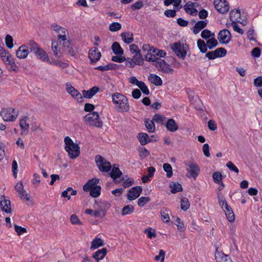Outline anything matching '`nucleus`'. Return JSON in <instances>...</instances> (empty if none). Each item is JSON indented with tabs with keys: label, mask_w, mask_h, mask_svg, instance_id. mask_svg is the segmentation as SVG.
<instances>
[{
	"label": "nucleus",
	"mask_w": 262,
	"mask_h": 262,
	"mask_svg": "<svg viewBox=\"0 0 262 262\" xmlns=\"http://www.w3.org/2000/svg\"><path fill=\"white\" fill-rule=\"evenodd\" d=\"M112 101L116 108L119 112H128L129 105L127 98L119 93H115L112 95Z\"/></svg>",
	"instance_id": "nucleus-1"
},
{
	"label": "nucleus",
	"mask_w": 262,
	"mask_h": 262,
	"mask_svg": "<svg viewBox=\"0 0 262 262\" xmlns=\"http://www.w3.org/2000/svg\"><path fill=\"white\" fill-rule=\"evenodd\" d=\"M66 146L65 150L68 152L71 159L76 158L80 154V147L73 142L72 139L68 136L66 137L64 140Z\"/></svg>",
	"instance_id": "nucleus-2"
},
{
	"label": "nucleus",
	"mask_w": 262,
	"mask_h": 262,
	"mask_svg": "<svg viewBox=\"0 0 262 262\" xmlns=\"http://www.w3.org/2000/svg\"><path fill=\"white\" fill-rule=\"evenodd\" d=\"M87 124L101 128L102 126V121L99 118L98 112H93L87 114L84 118Z\"/></svg>",
	"instance_id": "nucleus-3"
},
{
	"label": "nucleus",
	"mask_w": 262,
	"mask_h": 262,
	"mask_svg": "<svg viewBox=\"0 0 262 262\" xmlns=\"http://www.w3.org/2000/svg\"><path fill=\"white\" fill-rule=\"evenodd\" d=\"M171 49L179 57L184 59L188 50V46L186 43L178 41L171 46Z\"/></svg>",
	"instance_id": "nucleus-4"
},
{
	"label": "nucleus",
	"mask_w": 262,
	"mask_h": 262,
	"mask_svg": "<svg viewBox=\"0 0 262 262\" xmlns=\"http://www.w3.org/2000/svg\"><path fill=\"white\" fill-rule=\"evenodd\" d=\"M1 116L5 121H13L18 116V112L14 108H3Z\"/></svg>",
	"instance_id": "nucleus-5"
},
{
	"label": "nucleus",
	"mask_w": 262,
	"mask_h": 262,
	"mask_svg": "<svg viewBox=\"0 0 262 262\" xmlns=\"http://www.w3.org/2000/svg\"><path fill=\"white\" fill-rule=\"evenodd\" d=\"M99 169L102 172H108L110 171L112 166L110 162L107 161L100 155H97L95 158Z\"/></svg>",
	"instance_id": "nucleus-6"
},
{
	"label": "nucleus",
	"mask_w": 262,
	"mask_h": 262,
	"mask_svg": "<svg viewBox=\"0 0 262 262\" xmlns=\"http://www.w3.org/2000/svg\"><path fill=\"white\" fill-rule=\"evenodd\" d=\"M185 164L187 166L186 170L189 174V176L187 174L186 176L188 178L192 177L194 180H195L200 172V168L199 166L196 164L191 162H185Z\"/></svg>",
	"instance_id": "nucleus-7"
},
{
	"label": "nucleus",
	"mask_w": 262,
	"mask_h": 262,
	"mask_svg": "<svg viewBox=\"0 0 262 262\" xmlns=\"http://www.w3.org/2000/svg\"><path fill=\"white\" fill-rule=\"evenodd\" d=\"M52 29L57 34L58 41L60 44H61L62 40L68 38V32L67 30L56 24H53L51 25Z\"/></svg>",
	"instance_id": "nucleus-8"
},
{
	"label": "nucleus",
	"mask_w": 262,
	"mask_h": 262,
	"mask_svg": "<svg viewBox=\"0 0 262 262\" xmlns=\"http://www.w3.org/2000/svg\"><path fill=\"white\" fill-rule=\"evenodd\" d=\"M159 71L163 73L170 74L173 72V69L167 63L165 60L163 59L158 60V63H152Z\"/></svg>",
	"instance_id": "nucleus-9"
},
{
	"label": "nucleus",
	"mask_w": 262,
	"mask_h": 262,
	"mask_svg": "<svg viewBox=\"0 0 262 262\" xmlns=\"http://www.w3.org/2000/svg\"><path fill=\"white\" fill-rule=\"evenodd\" d=\"M214 5L216 10L222 14L227 12L229 9L228 3L226 0H214Z\"/></svg>",
	"instance_id": "nucleus-10"
},
{
	"label": "nucleus",
	"mask_w": 262,
	"mask_h": 262,
	"mask_svg": "<svg viewBox=\"0 0 262 262\" xmlns=\"http://www.w3.org/2000/svg\"><path fill=\"white\" fill-rule=\"evenodd\" d=\"M67 92L77 101H82V96L77 90L75 89L70 83L67 82L66 84Z\"/></svg>",
	"instance_id": "nucleus-11"
},
{
	"label": "nucleus",
	"mask_w": 262,
	"mask_h": 262,
	"mask_svg": "<svg viewBox=\"0 0 262 262\" xmlns=\"http://www.w3.org/2000/svg\"><path fill=\"white\" fill-rule=\"evenodd\" d=\"M227 53L226 50L223 48H219L215 50L206 53V57L209 59L213 60L218 57L225 56Z\"/></svg>",
	"instance_id": "nucleus-12"
},
{
	"label": "nucleus",
	"mask_w": 262,
	"mask_h": 262,
	"mask_svg": "<svg viewBox=\"0 0 262 262\" xmlns=\"http://www.w3.org/2000/svg\"><path fill=\"white\" fill-rule=\"evenodd\" d=\"M231 39V34L227 29H223L218 34V39L221 43L227 44Z\"/></svg>",
	"instance_id": "nucleus-13"
},
{
	"label": "nucleus",
	"mask_w": 262,
	"mask_h": 262,
	"mask_svg": "<svg viewBox=\"0 0 262 262\" xmlns=\"http://www.w3.org/2000/svg\"><path fill=\"white\" fill-rule=\"evenodd\" d=\"M219 248L216 247L215 253V259L217 262H232L230 256L225 254L223 251H219Z\"/></svg>",
	"instance_id": "nucleus-14"
},
{
	"label": "nucleus",
	"mask_w": 262,
	"mask_h": 262,
	"mask_svg": "<svg viewBox=\"0 0 262 262\" xmlns=\"http://www.w3.org/2000/svg\"><path fill=\"white\" fill-rule=\"evenodd\" d=\"M142 191V188L140 186L132 187L128 191L127 199L130 201L135 200L140 196Z\"/></svg>",
	"instance_id": "nucleus-15"
},
{
	"label": "nucleus",
	"mask_w": 262,
	"mask_h": 262,
	"mask_svg": "<svg viewBox=\"0 0 262 262\" xmlns=\"http://www.w3.org/2000/svg\"><path fill=\"white\" fill-rule=\"evenodd\" d=\"M3 62L9 71L17 72L18 70V67L16 66L14 59L11 55L7 57Z\"/></svg>",
	"instance_id": "nucleus-16"
},
{
	"label": "nucleus",
	"mask_w": 262,
	"mask_h": 262,
	"mask_svg": "<svg viewBox=\"0 0 262 262\" xmlns=\"http://www.w3.org/2000/svg\"><path fill=\"white\" fill-rule=\"evenodd\" d=\"M101 57V54L98 49L93 47L92 48L89 52V58L90 59L91 63H96Z\"/></svg>",
	"instance_id": "nucleus-17"
},
{
	"label": "nucleus",
	"mask_w": 262,
	"mask_h": 262,
	"mask_svg": "<svg viewBox=\"0 0 262 262\" xmlns=\"http://www.w3.org/2000/svg\"><path fill=\"white\" fill-rule=\"evenodd\" d=\"M10 206L11 202L9 199H6L4 195H2L0 201V206L2 210L6 213H11L12 209Z\"/></svg>",
	"instance_id": "nucleus-18"
},
{
	"label": "nucleus",
	"mask_w": 262,
	"mask_h": 262,
	"mask_svg": "<svg viewBox=\"0 0 262 262\" xmlns=\"http://www.w3.org/2000/svg\"><path fill=\"white\" fill-rule=\"evenodd\" d=\"M60 45L62 46V49L63 51L67 52L72 56H76V53L73 50L70 41L68 38L62 40Z\"/></svg>",
	"instance_id": "nucleus-19"
},
{
	"label": "nucleus",
	"mask_w": 262,
	"mask_h": 262,
	"mask_svg": "<svg viewBox=\"0 0 262 262\" xmlns=\"http://www.w3.org/2000/svg\"><path fill=\"white\" fill-rule=\"evenodd\" d=\"M29 53V49H27L26 45H23L16 50V55L19 59H25L27 57Z\"/></svg>",
	"instance_id": "nucleus-20"
},
{
	"label": "nucleus",
	"mask_w": 262,
	"mask_h": 262,
	"mask_svg": "<svg viewBox=\"0 0 262 262\" xmlns=\"http://www.w3.org/2000/svg\"><path fill=\"white\" fill-rule=\"evenodd\" d=\"M35 55L38 59L42 60V61L47 62L50 64L52 63L48 54L42 48H40L39 49V50L35 53Z\"/></svg>",
	"instance_id": "nucleus-21"
},
{
	"label": "nucleus",
	"mask_w": 262,
	"mask_h": 262,
	"mask_svg": "<svg viewBox=\"0 0 262 262\" xmlns=\"http://www.w3.org/2000/svg\"><path fill=\"white\" fill-rule=\"evenodd\" d=\"M166 129L171 132H175L178 130L179 126L175 120L173 119H168L165 123Z\"/></svg>",
	"instance_id": "nucleus-22"
},
{
	"label": "nucleus",
	"mask_w": 262,
	"mask_h": 262,
	"mask_svg": "<svg viewBox=\"0 0 262 262\" xmlns=\"http://www.w3.org/2000/svg\"><path fill=\"white\" fill-rule=\"evenodd\" d=\"M195 3L189 1L184 6L185 11L191 15H196L198 12L197 10L194 8Z\"/></svg>",
	"instance_id": "nucleus-23"
},
{
	"label": "nucleus",
	"mask_w": 262,
	"mask_h": 262,
	"mask_svg": "<svg viewBox=\"0 0 262 262\" xmlns=\"http://www.w3.org/2000/svg\"><path fill=\"white\" fill-rule=\"evenodd\" d=\"M99 183V180L96 178H93L88 181V182L85 184L83 187V189L84 191H89V190L92 189L95 186H99L97 185Z\"/></svg>",
	"instance_id": "nucleus-24"
},
{
	"label": "nucleus",
	"mask_w": 262,
	"mask_h": 262,
	"mask_svg": "<svg viewBox=\"0 0 262 262\" xmlns=\"http://www.w3.org/2000/svg\"><path fill=\"white\" fill-rule=\"evenodd\" d=\"M51 48L53 52L54 55L58 59L61 58L62 57V54L61 51V49L58 46V42L56 41H52Z\"/></svg>",
	"instance_id": "nucleus-25"
},
{
	"label": "nucleus",
	"mask_w": 262,
	"mask_h": 262,
	"mask_svg": "<svg viewBox=\"0 0 262 262\" xmlns=\"http://www.w3.org/2000/svg\"><path fill=\"white\" fill-rule=\"evenodd\" d=\"M107 253V250L106 248H103L101 249L97 250L96 252L93 253L92 257L95 259L97 262H98L99 260L102 259Z\"/></svg>",
	"instance_id": "nucleus-26"
},
{
	"label": "nucleus",
	"mask_w": 262,
	"mask_h": 262,
	"mask_svg": "<svg viewBox=\"0 0 262 262\" xmlns=\"http://www.w3.org/2000/svg\"><path fill=\"white\" fill-rule=\"evenodd\" d=\"M99 90L98 86H95L88 91L83 90V96L86 98H91L99 91Z\"/></svg>",
	"instance_id": "nucleus-27"
},
{
	"label": "nucleus",
	"mask_w": 262,
	"mask_h": 262,
	"mask_svg": "<svg viewBox=\"0 0 262 262\" xmlns=\"http://www.w3.org/2000/svg\"><path fill=\"white\" fill-rule=\"evenodd\" d=\"M123 41L129 44L134 41V35L133 33L129 32H122L120 35Z\"/></svg>",
	"instance_id": "nucleus-28"
},
{
	"label": "nucleus",
	"mask_w": 262,
	"mask_h": 262,
	"mask_svg": "<svg viewBox=\"0 0 262 262\" xmlns=\"http://www.w3.org/2000/svg\"><path fill=\"white\" fill-rule=\"evenodd\" d=\"M207 24V22L206 20H200L198 21L193 27V33L195 34H198L202 29L206 27Z\"/></svg>",
	"instance_id": "nucleus-29"
},
{
	"label": "nucleus",
	"mask_w": 262,
	"mask_h": 262,
	"mask_svg": "<svg viewBox=\"0 0 262 262\" xmlns=\"http://www.w3.org/2000/svg\"><path fill=\"white\" fill-rule=\"evenodd\" d=\"M224 210L228 220L230 222H233L235 220V216L232 208L228 205H226Z\"/></svg>",
	"instance_id": "nucleus-30"
},
{
	"label": "nucleus",
	"mask_w": 262,
	"mask_h": 262,
	"mask_svg": "<svg viewBox=\"0 0 262 262\" xmlns=\"http://www.w3.org/2000/svg\"><path fill=\"white\" fill-rule=\"evenodd\" d=\"M122 174V172L120 170L118 166L114 165L111 173H110V177L113 179L116 180L119 178Z\"/></svg>",
	"instance_id": "nucleus-31"
},
{
	"label": "nucleus",
	"mask_w": 262,
	"mask_h": 262,
	"mask_svg": "<svg viewBox=\"0 0 262 262\" xmlns=\"http://www.w3.org/2000/svg\"><path fill=\"white\" fill-rule=\"evenodd\" d=\"M149 81L157 86H160L162 84L161 78L155 74H150L148 77Z\"/></svg>",
	"instance_id": "nucleus-32"
},
{
	"label": "nucleus",
	"mask_w": 262,
	"mask_h": 262,
	"mask_svg": "<svg viewBox=\"0 0 262 262\" xmlns=\"http://www.w3.org/2000/svg\"><path fill=\"white\" fill-rule=\"evenodd\" d=\"M241 13L239 9L233 10L230 12V19L232 22H239L238 18H240Z\"/></svg>",
	"instance_id": "nucleus-33"
},
{
	"label": "nucleus",
	"mask_w": 262,
	"mask_h": 262,
	"mask_svg": "<svg viewBox=\"0 0 262 262\" xmlns=\"http://www.w3.org/2000/svg\"><path fill=\"white\" fill-rule=\"evenodd\" d=\"M27 49L35 54L40 48L39 45L34 40H30L27 45Z\"/></svg>",
	"instance_id": "nucleus-34"
},
{
	"label": "nucleus",
	"mask_w": 262,
	"mask_h": 262,
	"mask_svg": "<svg viewBox=\"0 0 262 262\" xmlns=\"http://www.w3.org/2000/svg\"><path fill=\"white\" fill-rule=\"evenodd\" d=\"M138 139L142 145H145L150 142L148 135L146 133H141L138 134Z\"/></svg>",
	"instance_id": "nucleus-35"
},
{
	"label": "nucleus",
	"mask_w": 262,
	"mask_h": 262,
	"mask_svg": "<svg viewBox=\"0 0 262 262\" xmlns=\"http://www.w3.org/2000/svg\"><path fill=\"white\" fill-rule=\"evenodd\" d=\"M112 49L114 53L117 55H122L123 54V50L117 42H115L113 43Z\"/></svg>",
	"instance_id": "nucleus-36"
},
{
	"label": "nucleus",
	"mask_w": 262,
	"mask_h": 262,
	"mask_svg": "<svg viewBox=\"0 0 262 262\" xmlns=\"http://www.w3.org/2000/svg\"><path fill=\"white\" fill-rule=\"evenodd\" d=\"M103 241L100 238H95L91 243L90 249L94 250L103 245Z\"/></svg>",
	"instance_id": "nucleus-37"
},
{
	"label": "nucleus",
	"mask_w": 262,
	"mask_h": 262,
	"mask_svg": "<svg viewBox=\"0 0 262 262\" xmlns=\"http://www.w3.org/2000/svg\"><path fill=\"white\" fill-rule=\"evenodd\" d=\"M206 43L209 49H212L217 46L218 43L215 38V34H212V37L207 40Z\"/></svg>",
	"instance_id": "nucleus-38"
},
{
	"label": "nucleus",
	"mask_w": 262,
	"mask_h": 262,
	"mask_svg": "<svg viewBox=\"0 0 262 262\" xmlns=\"http://www.w3.org/2000/svg\"><path fill=\"white\" fill-rule=\"evenodd\" d=\"M170 187L171 188V192L176 193L182 191L183 190L182 185L178 182H173L170 184Z\"/></svg>",
	"instance_id": "nucleus-39"
},
{
	"label": "nucleus",
	"mask_w": 262,
	"mask_h": 262,
	"mask_svg": "<svg viewBox=\"0 0 262 262\" xmlns=\"http://www.w3.org/2000/svg\"><path fill=\"white\" fill-rule=\"evenodd\" d=\"M145 125L149 133H152L155 130V125L152 120L146 119L145 120Z\"/></svg>",
	"instance_id": "nucleus-40"
},
{
	"label": "nucleus",
	"mask_w": 262,
	"mask_h": 262,
	"mask_svg": "<svg viewBox=\"0 0 262 262\" xmlns=\"http://www.w3.org/2000/svg\"><path fill=\"white\" fill-rule=\"evenodd\" d=\"M70 192L71 195H74L77 194V191L73 190L71 187H68L66 190L61 193V196L64 198H67L68 200L71 199V195H68V193Z\"/></svg>",
	"instance_id": "nucleus-41"
},
{
	"label": "nucleus",
	"mask_w": 262,
	"mask_h": 262,
	"mask_svg": "<svg viewBox=\"0 0 262 262\" xmlns=\"http://www.w3.org/2000/svg\"><path fill=\"white\" fill-rule=\"evenodd\" d=\"M198 47L202 53H206L207 51V45L203 40L199 39L197 41Z\"/></svg>",
	"instance_id": "nucleus-42"
},
{
	"label": "nucleus",
	"mask_w": 262,
	"mask_h": 262,
	"mask_svg": "<svg viewBox=\"0 0 262 262\" xmlns=\"http://www.w3.org/2000/svg\"><path fill=\"white\" fill-rule=\"evenodd\" d=\"M134 207L130 205L125 206L122 209L121 214L125 215L132 214L134 211Z\"/></svg>",
	"instance_id": "nucleus-43"
},
{
	"label": "nucleus",
	"mask_w": 262,
	"mask_h": 262,
	"mask_svg": "<svg viewBox=\"0 0 262 262\" xmlns=\"http://www.w3.org/2000/svg\"><path fill=\"white\" fill-rule=\"evenodd\" d=\"M121 180L123 182L122 185L124 188L129 187L134 183V180L132 178H127V176L122 177Z\"/></svg>",
	"instance_id": "nucleus-44"
},
{
	"label": "nucleus",
	"mask_w": 262,
	"mask_h": 262,
	"mask_svg": "<svg viewBox=\"0 0 262 262\" xmlns=\"http://www.w3.org/2000/svg\"><path fill=\"white\" fill-rule=\"evenodd\" d=\"M90 194L93 198H97L100 194L101 192V187L95 186L90 190Z\"/></svg>",
	"instance_id": "nucleus-45"
},
{
	"label": "nucleus",
	"mask_w": 262,
	"mask_h": 262,
	"mask_svg": "<svg viewBox=\"0 0 262 262\" xmlns=\"http://www.w3.org/2000/svg\"><path fill=\"white\" fill-rule=\"evenodd\" d=\"M133 59L136 64L141 65L143 63V58L141 54V52L135 53V55L133 57Z\"/></svg>",
	"instance_id": "nucleus-46"
},
{
	"label": "nucleus",
	"mask_w": 262,
	"mask_h": 262,
	"mask_svg": "<svg viewBox=\"0 0 262 262\" xmlns=\"http://www.w3.org/2000/svg\"><path fill=\"white\" fill-rule=\"evenodd\" d=\"M163 168L164 171L166 172L167 177H171L173 173L171 165L168 163H165L163 165Z\"/></svg>",
	"instance_id": "nucleus-47"
},
{
	"label": "nucleus",
	"mask_w": 262,
	"mask_h": 262,
	"mask_svg": "<svg viewBox=\"0 0 262 262\" xmlns=\"http://www.w3.org/2000/svg\"><path fill=\"white\" fill-rule=\"evenodd\" d=\"M28 118L27 117H25L24 118L21 119L19 121V125L22 129L24 130H28L29 127V124L27 122Z\"/></svg>",
	"instance_id": "nucleus-48"
},
{
	"label": "nucleus",
	"mask_w": 262,
	"mask_h": 262,
	"mask_svg": "<svg viewBox=\"0 0 262 262\" xmlns=\"http://www.w3.org/2000/svg\"><path fill=\"white\" fill-rule=\"evenodd\" d=\"M153 120L157 123L163 124L165 122L166 117L162 115L156 114L153 117Z\"/></svg>",
	"instance_id": "nucleus-49"
},
{
	"label": "nucleus",
	"mask_w": 262,
	"mask_h": 262,
	"mask_svg": "<svg viewBox=\"0 0 262 262\" xmlns=\"http://www.w3.org/2000/svg\"><path fill=\"white\" fill-rule=\"evenodd\" d=\"M190 207V204L188 199L186 198H183L181 200V209L186 211Z\"/></svg>",
	"instance_id": "nucleus-50"
},
{
	"label": "nucleus",
	"mask_w": 262,
	"mask_h": 262,
	"mask_svg": "<svg viewBox=\"0 0 262 262\" xmlns=\"http://www.w3.org/2000/svg\"><path fill=\"white\" fill-rule=\"evenodd\" d=\"M212 178L216 184H220L223 179V176L221 172L216 171L213 173Z\"/></svg>",
	"instance_id": "nucleus-51"
},
{
	"label": "nucleus",
	"mask_w": 262,
	"mask_h": 262,
	"mask_svg": "<svg viewBox=\"0 0 262 262\" xmlns=\"http://www.w3.org/2000/svg\"><path fill=\"white\" fill-rule=\"evenodd\" d=\"M160 213H161V217H162L163 221L165 223L169 222L170 219H169L167 209L166 208H164L161 210Z\"/></svg>",
	"instance_id": "nucleus-52"
},
{
	"label": "nucleus",
	"mask_w": 262,
	"mask_h": 262,
	"mask_svg": "<svg viewBox=\"0 0 262 262\" xmlns=\"http://www.w3.org/2000/svg\"><path fill=\"white\" fill-rule=\"evenodd\" d=\"M18 196L21 200L26 201H29L30 200V196L29 193L24 189L20 192H18Z\"/></svg>",
	"instance_id": "nucleus-53"
},
{
	"label": "nucleus",
	"mask_w": 262,
	"mask_h": 262,
	"mask_svg": "<svg viewBox=\"0 0 262 262\" xmlns=\"http://www.w3.org/2000/svg\"><path fill=\"white\" fill-rule=\"evenodd\" d=\"M181 3V0H164V4L165 6H168L170 4H173L175 7H178Z\"/></svg>",
	"instance_id": "nucleus-54"
},
{
	"label": "nucleus",
	"mask_w": 262,
	"mask_h": 262,
	"mask_svg": "<svg viewBox=\"0 0 262 262\" xmlns=\"http://www.w3.org/2000/svg\"><path fill=\"white\" fill-rule=\"evenodd\" d=\"M5 42L9 49H12L13 47V39L10 35H7L5 38Z\"/></svg>",
	"instance_id": "nucleus-55"
},
{
	"label": "nucleus",
	"mask_w": 262,
	"mask_h": 262,
	"mask_svg": "<svg viewBox=\"0 0 262 262\" xmlns=\"http://www.w3.org/2000/svg\"><path fill=\"white\" fill-rule=\"evenodd\" d=\"M212 34H214L213 33H211L210 31L208 29H205L201 32V37L205 39H208L212 37Z\"/></svg>",
	"instance_id": "nucleus-56"
},
{
	"label": "nucleus",
	"mask_w": 262,
	"mask_h": 262,
	"mask_svg": "<svg viewBox=\"0 0 262 262\" xmlns=\"http://www.w3.org/2000/svg\"><path fill=\"white\" fill-rule=\"evenodd\" d=\"M121 28V25L119 23H113L110 24L109 26V29L112 32H115L120 30Z\"/></svg>",
	"instance_id": "nucleus-57"
},
{
	"label": "nucleus",
	"mask_w": 262,
	"mask_h": 262,
	"mask_svg": "<svg viewBox=\"0 0 262 262\" xmlns=\"http://www.w3.org/2000/svg\"><path fill=\"white\" fill-rule=\"evenodd\" d=\"M144 232L146 233L149 238L152 239L156 236L155 231L151 228H148L145 229Z\"/></svg>",
	"instance_id": "nucleus-58"
},
{
	"label": "nucleus",
	"mask_w": 262,
	"mask_h": 262,
	"mask_svg": "<svg viewBox=\"0 0 262 262\" xmlns=\"http://www.w3.org/2000/svg\"><path fill=\"white\" fill-rule=\"evenodd\" d=\"M10 55L9 52L6 51L3 47H0V57L3 61Z\"/></svg>",
	"instance_id": "nucleus-59"
},
{
	"label": "nucleus",
	"mask_w": 262,
	"mask_h": 262,
	"mask_svg": "<svg viewBox=\"0 0 262 262\" xmlns=\"http://www.w3.org/2000/svg\"><path fill=\"white\" fill-rule=\"evenodd\" d=\"M165 256V252L163 250L159 251V255H156L155 257V259L156 261H160V262H164Z\"/></svg>",
	"instance_id": "nucleus-60"
},
{
	"label": "nucleus",
	"mask_w": 262,
	"mask_h": 262,
	"mask_svg": "<svg viewBox=\"0 0 262 262\" xmlns=\"http://www.w3.org/2000/svg\"><path fill=\"white\" fill-rule=\"evenodd\" d=\"M150 201V199L148 197L142 196L140 198L138 201V205L139 206L142 207Z\"/></svg>",
	"instance_id": "nucleus-61"
},
{
	"label": "nucleus",
	"mask_w": 262,
	"mask_h": 262,
	"mask_svg": "<svg viewBox=\"0 0 262 262\" xmlns=\"http://www.w3.org/2000/svg\"><path fill=\"white\" fill-rule=\"evenodd\" d=\"M140 157L143 159L150 155L149 151L145 148H141L139 149Z\"/></svg>",
	"instance_id": "nucleus-62"
},
{
	"label": "nucleus",
	"mask_w": 262,
	"mask_h": 262,
	"mask_svg": "<svg viewBox=\"0 0 262 262\" xmlns=\"http://www.w3.org/2000/svg\"><path fill=\"white\" fill-rule=\"evenodd\" d=\"M226 166L231 171H232L236 173L239 172V170L237 167L231 161H229L226 164Z\"/></svg>",
	"instance_id": "nucleus-63"
},
{
	"label": "nucleus",
	"mask_w": 262,
	"mask_h": 262,
	"mask_svg": "<svg viewBox=\"0 0 262 262\" xmlns=\"http://www.w3.org/2000/svg\"><path fill=\"white\" fill-rule=\"evenodd\" d=\"M139 85L138 88H140L143 94L146 95H148L149 94V91L145 83L142 82Z\"/></svg>",
	"instance_id": "nucleus-64"
}]
</instances>
